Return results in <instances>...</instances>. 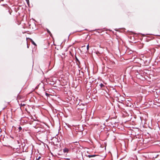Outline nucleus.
<instances>
[{"instance_id": "1", "label": "nucleus", "mask_w": 160, "mask_h": 160, "mask_svg": "<svg viewBox=\"0 0 160 160\" xmlns=\"http://www.w3.org/2000/svg\"><path fill=\"white\" fill-rule=\"evenodd\" d=\"M138 131V128H134L131 127V138H132V137H136L137 135H138L137 132Z\"/></svg>"}, {"instance_id": "2", "label": "nucleus", "mask_w": 160, "mask_h": 160, "mask_svg": "<svg viewBox=\"0 0 160 160\" xmlns=\"http://www.w3.org/2000/svg\"><path fill=\"white\" fill-rule=\"evenodd\" d=\"M88 157L89 158H93L92 159V160H102L104 158L102 156L95 154L88 155Z\"/></svg>"}, {"instance_id": "3", "label": "nucleus", "mask_w": 160, "mask_h": 160, "mask_svg": "<svg viewBox=\"0 0 160 160\" xmlns=\"http://www.w3.org/2000/svg\"><path fill=\"white\" fill-rule=\"evenodd\" d=\"M133 146L132 147V150L133 151L135 150L137 146V141H136L133 144Z\"/></svg>"}, {"instance_id": "4", "label": "nucleus", "mask_w": 160, "mask_h": 160, "mask_svg": "<svg viewBox=\"0 0 160 160\" xmlns=\"http://www.w3.org/2000/svg\"><path fill=\"white\" fill-rule=\"evenodd\" d=\"M75 60L77 62V64L78 65V68H80L79 65L80 64V62L76 56H75Z\"/></svg>"}, {"instance_id": "5", "label": "nucleus", "mask_w": 160, "mask_h": 160, "mask_svg": "<svg viewBox=\"0 0 160 160\" xmlns=\"http://www.w3.org/2000/svg\"><path fill=\"white\" fill-rule=\"evenodd\" d=\"M69 151V150L68 148H64L63 149V152L64 153H68Z\"/></svg>"}, {"instance_id": "6", "label": "nucleus", "mask_w": 160, "mask_h": 160, "mask_svg": "<svg viewBox=\"0 0 160 160\" xmlns=\"http://www.w3.org/2000/svg\"><path fill=\"white\" fill-rule=\"evenodd\" d=\"M47 32L49 34L50 36H51V35H52V34H51V32H50L49 30L48 29H47Z\"/></svg>"}, {"instance_id": "7", "label": "nucleus", "mask_w": 160, "mask_h": 160, "mask_svg": "<svg viewBox=\"0 0 160 160\" xmlns=\"http://www.w3.org/2000/svg\"><path fill=\"white\" fill-rule=\"evenodd\" d=\"M130 119H131V122L132 121V125H133V124H135V123L134 122V120H132V117Z\"/></svg>"}, {"instance_id": "8", "label": "nucleus", "mask_w": 160, "mask_h": 160, "mask_svg": "<svg viewBox=\"0 0 160 160\" xmlns=\"http://www.w3.org/2000/svg\"><path fill=\"white\" fill-rule=\"evenodd\" d=\"M31 40L32 43L35 46H36V44L35 43L32 39H31Z\"/></svg>"}, {"instance_id": "9", "label": "nucleus", "mask_w": 160, "mask_h": 160, "mask_svg": "<svg viewBox=\"0 0 160 160\" xmlns=\"http://www.w3.org/2000/svg\"><path fill=\"white\" fill-rule=\"evenodd\" d=\"M99 85L100 86V87H101V88H102V87H104V84H102V83H101V84Z\"/></svg>"}, {"instance_id": "10", "label": "nucleus", "mask_w": 160, "mask_h": 160, "mask_svg": "<svg viewBox=\"0 0 160 160\" xmlns=\"http://www.w3.org/2000/svg\"><path fill=\"white\" fill-rule=\"evenodd\" d=\"M27 2V3L28 5L29 6V0H25Z\"/></svg>"}, {"instance_id": "11", "label": "nucleus", "mask_w": 160, "mask_h": 160, "mask_svg": "<svg viewBox=\"0 0 160 160\" xmlns=\"http://www.w3.org/2000/svg\"><path fill=\"white\" fill-rule=\"evenodd\" d=\"M18 129L19 130V131H20L22 129V128L20 126L18 127Z\"/></svg>"}, {"instance_id": "12", "label": "nucleus", "mask_w": 160, "mask_h": 160, "mask_svg": "<svg viewBox=\"0 0 160 160\" xmlns=\"http://www.w3.org/2000/svg\"><path fill=\"white\" fill-rule=\"evenodd\" d=\"M25 105V104H22V103H21L20 104V106H24Z\"/></svg>"}, {"instance_id": "13", "label": "nucleus", "mask_w": 160, "mask_h": 160, "mask_svg": "<svg viewBox=\"0 0 160 160\" xmlns=\"http://www.w3.org/2000/svg\"><path fill=\"white\" fill-rule=\"evenodd\" d=\"M89 48V45L88 44V45L87 46V49L88 50Z\"/></svg>"}, {"instance_id": "14", "label": "nucleus", "mask_w": 160, "mask_h": 160, "mask_svg": "<svg viewBox=\"0 0 160 160\" xmlns=\"http://www.w3.org/2000/svg\"><path fill=\"white\" fill-rule=\"evenodd\" d=\"M41 158V157L40 156H39L38 158L36 160H39Z\"/></svg>"}, {"instance_id": "15", "label": "nucleus", "mask_w": 160, "mask_h": 160, "mask_svg": "<svg viewBox=\"0 0 160 160\" xmlns=\"http://www.w3.org/2000/svg\"><path fill=\"white\" fill-rule=\"evenodd\" d=\"M130 106H131V107H133L134 105H133V104H132V105L131 104Z\"/></svg>"}, {"instance_id": "16", "label": "nucleus", "mask_w": 160, "mask_h": 160, "mask_svg": "<svg viewBox=\"0 0 160 160\" xmlns=\"http://www.w3.org/2000/svg\"><path fill=\"white\" fill-rule=\"evenodd\" d=\"M27 48H29V46H28V43L27 42Z\"/></svg>"}, {"instance_id": "17", "label": "nucleus", "mask_w": 160, "mask_h": 160, "mask_svg": "<svg viewBox=\"0 0 160 160\" xmlns=\"http://www.w3.org/2000/svg\"><path fill=\"white\" fill-rule=\"evenodd\" d=\"M130 59H131V61H132V59H132V58H131Z\"/></svg>"}, {"instance_id": "18", "label": "nucleus", "mask_w": 160, "mask_h": 160, "mask_svg": "<svg viewBox=\"0 0 160 160\" xmlns=\"http://www.w3.org/2000/svg\"><path fill=\"white\" fill-rule=\"evenodd\" d=\"M55 145L56 146L58 147V144H56Z\"/></svg>"}, {"instance_id": "19", "label": "nucleus", "mask_w": 160, "mask_h": 160, "mask_svg": "<svg viewBox=\"0 0 160 160\" xmlns=\"http://www.w3.org/2000/svg\"><path fill=\"white\" fill-rule=\"evenodd\" d=\"M132 36H131V38H130V39H132Z\"/></svg>"}, {"instance_id": "20", "label": "nucleus", "mask_w": 160, "mask_h": 160, "mask_svg": "<svg viewBox=\"0 0 160 160\" xmlns=\"http://www.w3.org/2000/svg\"><path fill=\"white\" fill-rule=\"evenodd\" d=\"M58 154L60 155V154L59 153H58Z\"/></svg>"}, {"instance_id": "21", "label": "nucleus", "mask_w": 160, "mask_h": 160, "mask_svg": "<svg viewBox=\"0 0 160 160\" xmlns=\"http://www.w3.org/2000/svg\"><path fill=\"white\" fill-rule=\"evenodd\" d=\"M132 140H133V139H132V140H131V142H132Z\"/></svg>"}, {"instance_id": "22", "label": "nucleus", "mask_w": 160, "mask_h": 160, "mask_svg": "<svg viewBox=\"0 0 160 160\" xmlns=\"http://www.w3.org/2000/svg\"><path fill=\"white\" fill-rule=\"evenodd\" d=\"M4 108H3V109L4 110Z\"/></svg>"}, {"instance_id": "23", "label": "nucleus", "mask_w": 160, "mask_h": 160, "mask_svg": "<svg viewBox=\"0 0 160 160\" xmlns=\"http://www.w3.org/2000/svg\"><path fill=\"white\" fill-rule=\"evenodd\" d=\"M0 160H1L0 159Z\"/></svg>"}]
</instances>
